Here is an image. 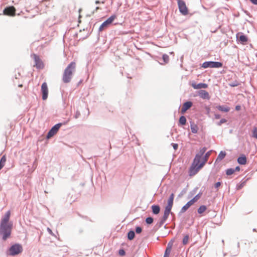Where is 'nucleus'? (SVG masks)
<instances>
[{"mask_svg": "<svg viewBox=\"0 0 257 257\" xmlns=\"http://www.w3.org/2000/svg\"><path fill=\"white\" fill-rule=\"evenodd\" d=\"M220 185H221L220 182H218L215 184V188H217L220 186Z\"/></svg>", "mask_w": 257, "mask_h": 257, "instance_id": "obj_41", "label": "nucleus"}, {"mask_svg": "<svg viewBox=\"0 0 257 257\" xmlns=\"http://www.w3.org/2000/svg\"><path fill=\"white\" fill-rule=\"evenodd\" d=\"M96 4H99V1H96Z\"/></svg>", "mask_w": 257, "mask_h": 257, "instance_id": "obj_49", "label": "nucleus"}, {"mask_svg": "<svg viewBox=\"0 0 257 257\" xmlns=\"http://www.w3.org/2000/svg\"><path fill=\"white\" fill-rule=\"evenodd\" d=\"M234 172H235V170L234 169L230 168V169H228L226 170V173L227 175H231L233 174L234 173Z\"/></svg>", "mask_w": 257, "mask_h": 257, "instance_id": "obj_32", "label": "nucleus"}, {"mask_svg": "<svg viewBox=\"0 0 257 257\" xmlns=\"http://www.w3.org/2000/svg\"><path fill=\"white\" fill-rule=\"evenodd\" d=\"M237 162L239 164L245 165L246 163V158L244 155L239 157L237 159Z\"/></svg>", "mask_w": 257, "mask_h": 257, "instance_id": "obj_20", "label": "nucleus"}, {"mask_svg": "<svg viewBox=\"0 0 257 257\" xmlns=\"http://www.w3.org/2000/svg\"><path fill=\"white\" fill-rule=\"evenodd\" d=\"M10 215H11V211L10 210L8 211L5 214L4 216L2 219L1 222V225H12L11 224L8 223V222L10 219Z\"/></svg>", "mask_w": 257, "mask_h": 257, "instance_id": "obj_13", "label": "nucleus"}, {"mask_svg": "<svg viewBox=\"0 0 257 257\" xmlns=\"http://www.w3.org/2000/svg\"><path fill=\"white\" fill-rule=\"evenodd\" d=\"M31 57L33 58L35 61L34 67L38 69H43L44 68V63L38 55L36 54H33L31 55Z\"/></svg>", "mask_w": 257, "mask_h": 257, "instance_id": "obj_4", "label": "nucleus"}, {"mask_svg": "<svg viewBox=\"0 0 257 257\" xmlns=\"http://www.w3.org/2000/svg\"><path fill=\"white\" fill-rule=\"evenodd\" d=\"M4 14L5 15L14 16L16 14V9L13 6L7 7L4 10Z\"/></svg>", "mask_w": 257, "mask_h": 257, "instance_id": "obj_12", "label": "nucleus"}, {"mask_svg": "<svg viewBox=\"0 0 257 257\" xmlns=\"http://www.w3.org/2000/svg\"><path fill=\"white\" fill-rule=\"evenodd\" d=\"M225 156H226V153L225 152L221 151L219 153V155H218V157H217V158L216 159V162L217 161H220L221 160H222L224 158Z\"/></svg>", "mask_w": 257, "mask_h": 257, "instance_id": "obj_23", "label": "nucleus"}, {"mask_svg": "<svg viewBox=\"0 0 257 257\" xmlns=\"http://www.w3.org/2000/svg\"><path fill=\"white\" fill-rule=\"evenodd\" d=\"M191 130L193 133H197L198 130L197 125L194 123L191 124Z\"/></svg>", "mask_w": 257, "mask_h": 257, "instance_id": "obj_26", "label": "nucleus"}, {"mask_svg": "<svg viewBox=\"0 0 257 257\" xmlns=\"http://www.w3.org/2000/svg\"><path fill=\"white\" fill-rule=\"evenodd\" d=\"M47 230L48 231V232H49L50 234H51L52 235H53V232H52V230L50 228H47Z\"/></svg>", "mask_w": 257, "mask_h": 257, "instance_id": "obj_46", "label": "nucleus"}, {"mask_svg": "<svg viewBox=\"0 0 257 257\" xmlns=\"http://www.w3.org/2000/svg\"><path fill=\"white\" fill-rule=\"evenodd\" d=\"M146 222L147 224H150L153 222V218L151 217H149L146 218Z\"/></svg>", "mask_w": 257, "mask_h": 257, "instance_id": "obj_36", "label": "nucleus"}, {"mask_svg": "<svg viewBox=\"0 0 257 257\" xmlns=\"http://www.w3.org/2000/svg\"><path fill=\"white\" fill-rule=\"evenodd\" d=\"M253 4L257 5V0H250Z\"/></svg>", "mask_w": 257, "mask_h": 257, "instance_id": "obj_47", "label": "nucleus"}, {"mask_svg": "<svg viewBox=\"0 0 257 257\" xmlns=\"http://www.w3.org/2000/svg\"><path fill=\"white\" fill-rule=\"evenodd\" d=\"M192 105V103L191 101H187L185 102L181 108V112L185 113L188 109H189Z\"/></svg>", "mask_w": 257, "mask_h": 257, "instance_id": "obj_14", "label": "nucleus"}, {"mask_svg": "<svg viewBox=\"0 0 257 257\" xmlns=\"http://www.w3.org/2000/svg\"><path fill=\"white\" fill-rule=\"evenodd\" d=\"M76 63L74 62L70 63L64 71L62 80L64 83H68L70 81L73 72L75 71Z\"/></svg>", "mask_w": 257, "mask_h": 257, "instance_id": "obj_2", "label": "nucleus"}, {"mask_svg": "<svg viewBox=\"0 0 257 257\" xmlns=\"http://www.w3.org/2000/svg\"><path fill=\"white\" fill-rule=\"evenodd\" d=\"M216 108L219 110L225 112H228L230 110V108L229 107L222 105H218L216 106Z\"/></svg>", "mask_w": 257, "mask_h": 257, "instance_id": "obj_21", "label": "nucleus"}, {"mask_svg": "<svg viewBox=\"0 0 257 257\" xmlns=\"http://www.w3.org/2000/svg\"><path fill=\"white\" fill-rule=\"evenodd\" d=\"M222 64L219 62L206 61L202 64V67L204 68H220Z\"/></svg>", "mask_w": 257, "mask_h": 257, "instance_id": "obj_7", "label": "nucleus"}, {"mask_svg": "<svg viewBox=\"0 0 257 257\" xmlns=\"http://www.w3.org/2000/svg\"><path fill=\"white\" fill-rule=\"evenodd\" d=\"M226 122V120L224 118H222L220 120L219 122L218 123V125H220L221 124L225 123Z\"/></svg>", "mask_w": 257, "mask_h": 257, "instance_id": "obj_39", "label": "nucleus"}, {"mask_svg": "<svg viewBox=\"0 0 257 257\" xmlns=\"http://www.w3.org/2000/svg\"><path fill=\"white\" fill-rule=\"evenodd\" d=\"M234 170L235 171H239L240 170V168L239 167H236Z\"/></svg>", "mask_w": 257, "mask_h": 257, "instance_id": "obj_48", "label": "nucleus"}, {"mask_svg": "<svg viewBox=\"0 0 257 257\" xmlns=\"http://www.w3.org/2000/svg\"><path fill=\"white\" fill-rule=\"evenodd\" d=\"M206 210V207L205 205H201L198 209V212L199 214L203 213Z\"/></svg>", "mask_w": 257, "mask_h": 257, "instance_id": "obj_28", "label": "nucleus"}, {"mask_svg": "<svg viewBox=\"0 0 257 257\" xmlns=\"http://www.w3.org/2000/svg\"><path fill=\"white\" fill-rule=\"evenodd\" d=\"M163 59L165 63H167L169 61V57L167 54H164L163 55Z\"/></svg>", "mask_w": 257, "mask_h": 257, "instance_id": "obj_34", "label": "nucleus"}, {"mask_svg": "<svg viewBox=\"0 0 257 257\" xmlns=\"http://www.w3.org/2000/svg\"><path fill=\"white\" fill-rule=\"evenodd\" d=\"M171 209L172 208H170L169 207H165L164 212V215H163V216L162 219V222H165L167 220L169 214L171 212Z\"/></svg>", "mask_w": 257, "mask_h": 257, "instance_id": "obj_16", "label": "nucleus"}, {"mask_svg": "<svg viewBox=\"0 0 257 257\" xmlns=\"http://www.w3.org/2000/svg\"><path fill=\"white\" fill-rule=\"evenodd\" d=\"M23 250L22 246L18 244L12 245L10 249V254L12 255H15L21 253Z\"/></svg>", "mask_w": 257, "mask_h": 257, "instance_id": "obj_8", "label": "nucleus"}, {"mask_svg": "<svg viewBox=\"0 0 257 257\" xmlns=\"http://www.w3.org/2000/svg\"><path fill=\"white\" fill-rule=\"evenodd\" d=\"M244 185V182L241 183L239 186H238L237 189H241Z\"/></svg>", "mask_w": 257, "mask_h": 257, "instance_id": "obj_42", "label": "nucleus"}, {"mask_svg": "<svg viewBox=\"0 0 257 257\" xmlns=\"http://www.w3.org/2000/svg\"><path fill=\"white\" fill-rule=\"evenodd\" d=\"M173 147L175 150H176L178 148V144H173Z\"/></svg>", "mask_w": 257, "mask_h": 257, "instance_id": "obj_43", "label": "nucleus"}, {"mask_svg": "<svg viewBox=\"0 0 257 257\" xmlns=\"http://www.w3.org/2000/svg\"><path fill=\"white\" fill-rule=\"evenodd\" d=\"M152 211L154 214H158L160 211V208L159 205H153L152 206Z\"/></svg>", "mask_w": 257, "mask_h": 257, "instance_id": "obj_22", "label": "nucleus"}, {"mask_svg": "<svg viewBox=\"0 0 257 257\" xmlns=\"http://www.w3.org/2000/svg\"><path fill=\"white\" fill-rule=\"evenodd\" d=\"M6 162V157L5 156H3L0 160V170L3 168V167L5 166Z\"/></svg>", "mask_w": 257, "mask_h": 257, "instance_id": "obj_25", "label": "nucleus"}, {"mask_svg": "<svg viewBox=\"0 0 257 257\" xmlns=\"http://www.w3.org/2000/svg\"><path fill=\"white\" fill-rule=\"evenodd\" d=\"M171 250V246H169V245H168V247L166 248L165 253L164 255V257H168L169 254L170 253Z\"/></svg>", "mask_w": 257, "mask_h": 257, "instance_id": "obj_31", "label": "nucleus"}, {"mask_svg": "<svg viewBox=\"0 0 257 257\" xmlns=\"http://www.w3.org/2000/svg\"><path fill=\"white\" fill-rule=\"evenodd\" d=\"M80 112L79 111H77L76 112L75 115V118H78L80 116Z\"/></svg>", "mask_w": 257, "mask_h": 257, "instance_id": "obj_40", "label": "nucleus"}, {"mask_svg": "<svg viewBox=\"0 0 257 257\" xmlns=\"http://www.w3.org/2000/svg\"><path fill=\"white\" fill-rule=\"evenodd\" d=\"M202 193H199L196 195L192 199L188 201L181 209L182 212L186 211L191 206L193 205L200 198Z\"/></svg>", "mask_w": 257, "mask_h": 257, "instance_id": "obj_5", "label": "nucleus"}, {"mask_svg": "<svg viewBox=\"0 0 257 257\" xmlns=\"http://www.w3.org/2000/svg\"><path fill=\"white\" fill-rule=\"evenodd\" d=\"M12 225H0V234L3 235V239L6 240L10 236Z\"/></svg>", "mask_w": 257, "mask_h": 257, "instance_id": "obj_3", "label": "nucleus"}, {"mask_svg": "<svg viewBox=\"0 0 257 257\" xmlns=\"http://www.w3.org/2000/svg\"><path fill=\"white\" fill-rule=\"evenodd\" d=\"M41 92L42 93V99L45 100L47 99L48 95V88L46 82H44L41 86Z\"/></svg>", "mask_w": 257, "mask_h": 257, "instance_id": "obj_11", "label": "nucleus"}, {"mask_svg": "<svg viewBox=\"0 0 257 257\" xmlns=\"http://www.w3.org/2000/svg\"><path fill=\"white\" fill-rule=\"evenodd\" d=\"M252 137L257 139V127H254L252 130Z\"/></svg>", "mask_w": 257, "mask_h": 257, "instance_id": "obj_35", "label": "nucleus"}, {"mask_svg": "<svg viewBox=\"0 0 257 257\" xmlns=\"http://www.w3.org/2000/svg\"><path fill=\"white\" fill-rule=\"evenodd\" d=\"M252 249L254 253H257V242L252 243Z\"/></svg>", "mask_w": 257, "mask_h": 257, "instance_id": "obj_33", "label": "nucleus"}, {"mask_svg": "<svg viewBox=\"0 0 257 257\" xmlns=\"http://www.w3.org/2000/svg\"><path fill=\"white\" fill-rule=\"evenodd\" d=\"M179 122L182 125H184L186 122V119L185 116H181L179 118Z\"/></svg>", "mask_w": 257, "mask_h": 257, "instance_id": "obj_29", "label": "nucleus"}, {"mask_svg": "<svg viewBox=\"0 0 257 257\" xmlns=\"http://www.w3.org/2000/svg\"><path fill=\"white\" fill-rule=\"evenodd\" d=\"M199 96L204 99H209L210 96L209 93L205 90H201L198 92Z\"/></svg>", "mask_w": 257, "mask_h": 257, "instance_id": "obj_15", "label": "nucleus"}, {"mask_svg": "<svg viewBox=\"0 0 257 257\" xmlns=\"http://www.w3.org/2000/svg\"><path fill=\"white\" fill-rule=\"evenodd\" d=\"M142 231V229L140 227H137L136 229V232L137 233H140Z\"/></svg>", "mask_w": 257, "mask_h": 257, "instance_id": "obj_38", "label": "nucleus"}, {"mask_svg": "<svg viewBox=\"0 0 257 257\" xmlns=\"http://www.w3.org/2000/svg\"><path fill=\"white\" fill-rule=\"evenodd\" d=\"M118 253L120 256H123L125 255V252L123 249H121L119 250Z\"/></svg>", "mask_w": 257, "mask_h": 257, "instance_id": "obj_37", "label": "nucleus"}, {"mask_svg": "<svg viewBox=\"0 0 257 257\" xmlns=\"http://www.w3.org/2000/svg\"><path fill=\"white\" fill-rule=\"evenodd\" d=\"M194 89H200V88H206L207 87L208 85L205 83H199L198 84L192 85Z\"/></svg>", "mask_w": 257, "mask_h": 257, "instance_id": "obj_19", "label": "nucleus"}, {"mask_svg": "<svg viewBox=\"0 0 257 257\" xmlns=\"http://www.w3.org/2000/svg\"><path fill=\"white\" fill-rule=\"evenodd\" d=\"M135 236V233L134 231H130L127 233V237L130 240H132L134 238Z\"/></svg>", "mask_w": 257, "mask_h": 257, "instance_id": "obj_27", "label": "nucleus"}, {"mask_svg": "<svg viewBox=\"0 0 257 257\" xmlns=\"http://www.w3.org/2000/svg\"><path fill=\"white\" fill-rule=\"evenodd\" d=\"M206 151V148L203 147L200 149L199 152L196 155L191 166L189 169V174L190 176L195 175L203 166H201L202 161V156Z\"/></svg>", "mask_w": 257, "mask_h": 257, "instance_id": "obj_1", "label": "nucleus"}, {"mask_svg": "<svg viewBox=\"0 0 257 257\" xmlns=\"http://www.w3.org/2000/svg\"><path fill=\"white\" fill-rule=\"evenodd\" d=\"M180 12L183 15H187L188 14V10L184 1L183 0H177Z\"/></svg>", "mask_w": 257, "mask_h": 257, "instance_id": "obj_6", "label": "nucleus"}, {"mask_svg": "<svg viewBox=\"0 0 257 257\" xmlns=\"http://www.w3.org/2000/svg\"><path fill=\"white\" fill-rule=\"evenodd\" d=\"M241 109V107L240 105H236L235 106V109L237 111L240 110Z\"/></svg>", "mask_w": 257, "mask_h": 257, "instance_id": "obj_44", "label": "nucleus"}, {"mask_svg": "<svg viewBox=\"0 0 257 257\" xmlns=\"http://www.w3.org/2000/svg\"><path fill=\"white\" fill-rule=\"evenodd\" d=\"M116 18V16L112 15L104 22L99 27V31H101L110 25Z\"/></svg>", "mask_w": 257, "mask_h": 257, "instance_id": "obj_9", "label": "nucleus"}, {"mask_svg": "<svg viewBox=\"0 0 257 257\" xmlns=\"http://www.w3.org/2000/svg\"><path fill=\"white\" fill-rule=\"evenodd\" d=\"M99 9V7H97L96 9V10H98V9Z\"/></svg>", "mask_w": 257, "mask_h": 257, "instance_id": "obj_50", "label": "nucleus"}, {"mask_svg": "<svg viewBox=\"0 0 257 257\" xmlns=\"http://www.w3.org/2000/svg\"><path fill=\"white\" fill-rule=\"evenodd\" d=\"M19 87H22V85H20Z\"/></svg>", "mask_w": 257, "mask_h": 257, "instance_id": "obj_51", "label": "nucleus"}, {"mask_svg": "<svg viewBox=\"0 0 257 257\" xmlns=\"http://www.w3.org/2000/svg\"><path fill=\"white\" fill-rule=\"evenodd\" d=\"M189 240V237L188 235H186L184 236L183 239V244H186L188 243Z\"/></svg>", "mask_w": 257, "mask_h": 257, "instance_id": "obj_30", "label": "nucleus"}, {"mask_svg": "<svg viewBox=\"0 0 257 257\" xmlns=\"http://www.w3.org/2000/svg\"><path fill=\"white\" fill-rule=\"evenodd\" d=\"M211 153L212 151H209L207 152L203 157H202L203 158L202 161L201 162V166H204V165L206 164Z\"/></svg>", "mask_w": 257, "mask_h": 257, "instance_id": "obj_17", "label": "nucleus"}, {"mask_svg": "<svg viewBox=\"0 0 257 257\" xmlns=\"http://www.w3.org/2000/svg\"><path fill=\"white\" fill-rule=\"evenodd\" d=\"M61 125V123H58L55 125L48 132L47 138L50 139L54 136L57 133Z\"/></svg>", "mask_w": 257, "mask_h": 257, "instance_id": "obj_10", "label": "nucleus"}, {"mask_svg": "<svg viewBox=\"0 0 257 257\" xmlns=\"http://www.w3.org/2000/svg\"><path fill=\"white\" fill-rule=\"evenodd\" d=\"M174 194L172 193L168 200V204L167 205V207H169L170 208H172L173 204V200H174Z\"/></svg>", "mask_w": 257, "mask_h": 257, "instance_id": "obj_18", "label": "nucleus"}, {"mask_svg": "<svg viewBox=\"0 0 257 257\" xmlns=\"http://www.w3.org/2000/svg\"><path fill=\"white\" fill-rule=\"evenodd\" d=\"M238 38L239 41H240L242 43H244L247 41V38L243 35H241L239 36H237Z\"/></svg>", "mask_w": 257, "mask_h": 257, "instance_id": "obj_24", "label": "nucleus"}, {"mask_svg": "<svg viewBox=\"0 0 257 257\" xmlns=\"http://www.w3.org/2000/svg\"><path fill=\"white\" fill-rule=\"evenodd\" d=\"M215 118L216 119H219L220 118V115L219 114H215Z\"/></svg>", "mask_w": 257, "mask_h": 257, "instance_id": "obj_45", "label": "nucleus"}]
</instances>
